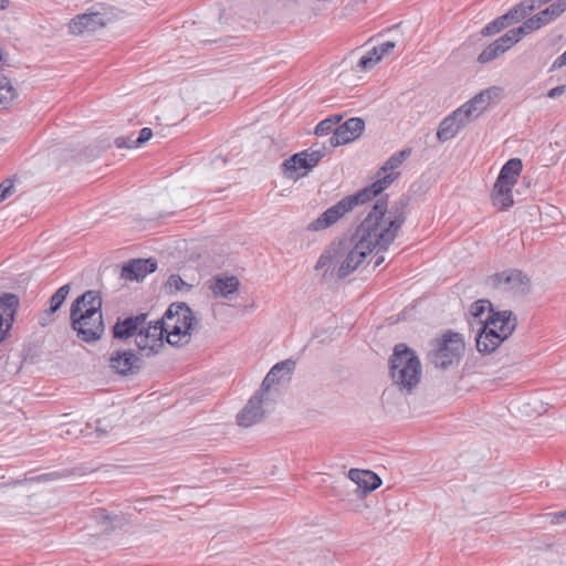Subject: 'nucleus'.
I'll list each match as a JSON object with an SVG mask.
<instances>
[{
    "label": "nucleus",
    "instance_id": "nucleus-1",
    "mask_svg": "<svg viewBox=\"0 0 566 566\" xmlns=\"http://www.w3.org/2000/svg\"><path fill=\"white\" fill-rule=\"evenodd\" d=\"M407 199L388 208L387 196L380 198L350 237L334 241L321 254L315 269H325L324 276L336 271L339 279L353 273L374 250L385 252L406 222Z\"/></svg>",
    "mask_w": 566,
    "mask_h": 566
},
{
    "label": "nucleus",
    "instance_id": "nucleus-2",
    "mask_svg": "<svg viewBox=\"0 0 566 566\" xmlns=\"http://www.w3.org/2000/svg\"><path fill=\"white\" fill-rule=\"evenodd\" d=\"M421 363L406 344H398L390 357V376L402 391L411 394L421 378Z\"/></svg>",
    "mask_w": 566,
    "mask_h": 566
},
{
    "label": "nucleus",
    "instance_id": "nucleus-3",
    "mask_svg": "<svg viewBox=\"0 0 566 566\" xmlns=\"http://www.w3.org/2000/svg\"><path fill=\"white\" fill-rule=\"evenodd\" d=\"M160 321L165 322L167 343L175 347L189 344L191 333L198 324L192 310L185 303L171 304Z\"/></svg>",
    "mask_w": 566,
    "mask_h": 566
},
{
    "label": "nucleus",
    "instance_id": "nucleus-4",
    "mask_svg": "<svg viewBox=\"0 0 566 566\" xmlns=\"http://www.w3.org/2000/svg\"><path fill=\"white\" fill-rule=\"evenodd\" d=\"M464 350V342L459 334H446L437 347L428 355L429 361L437 368L447 369L459 363Z\"/></svg>",
    "mask_w": 566,
    "mask_h": 566
},
{
    "label": "nucleus",
    "instance_id": "nucleus-5",
    "mask_svg": "<svg viewBox=\"0 0 566 566\" xmlns=\"http://www.w3.org/2000/svg\"><path fill=\"white\" fill-rule=\"evenodd\" d=\"M165 331L164 321L146 319V324H143L135 338V344L142 357H151L160 353L165 346Z\"/></svg>",
    "mask_w": 566,
    "mask_h": 566
},
{
    "label": "nucleus",
    "instance_id": "nucleus-6",
    "mask_svg": "<svg viewBox=\"0 0 566 566\" xmlns=\"http://www.w3.org/2000/svg\"><path fill=\"white\" fill-rule=\"evenodd\" d=\"M326 154V146H322L317 149L310 148L294 154L283 163L285 175L289 178L295 179L305 176L306 172L315 167Z\"/></svg>",
    "mask_w": 566,
    "mask_h": 566
},
{
    "label": "nucleus",
    "instance_id": "nucleus-7",
    "mask_svg": "<svg viewBox=\"0 0 566 566\" xmlns=\"http://www.w3.org/2000/svg\"><path fill=\"white\" fill-rule=\"evenodd\" d=\"M103 300L101 293L95 290H88L78 296L71 306L70 319L73 318H87L97 324V317H103L102 312Z\"/></svg>",
    "mask_w": 566,
    "mask_h": 566
},
{
    "label": "nucleus",
    "instance_id": "nucleus-8",
    "mask_svg": "<svg viewBox=\"0 0 566 566\" xmlns=\"http://www.w3.org/2000/svg\"><path fill=\"white\" fill-rule=\"evenodd\" d=\"M494 287L511 292L515 295H525L530 292L531 279L521 270H506L492 276Z\"/></svg>",
    "mask_w": 566,
    "mask_h": 566
},
{
    "label": "nucleus",
    "instance_id": "nucleus-9",
    "mask_svg": "<svg viewBox=\"0 0 566 566\" xmlns=\"http://www.w3.org/2000/svg\"><path fill=\"white\" fill-rule=\"evenodd\" d=\"M365 129V122L360 117H352L338 125L329 137V148L352 143L360 137Z\"/></svg>",
    "mask_w": 566,
    "mask_h": 566
},
{
    "label": "nucleus",
    "instance_id": "nucleus-10",
    "mask_svg": "<svg viewBox=\"0 0 566 566\" xmlns=\"http://www.w3.org/2000/svg\"><path fill=\"white\" fill-rule=\"evenodd\" d=\"M501 95V88L497 86L489 87L460 106L465 112L467 117L472 122L482 115Z\"/></svg>",
    "mask_w": 566,
    "mask_h": 566
},
{
    "label": "nucleus",
    "instance_id": "nucleus-11",
    "mask_svg": "<svg viewBox=\"0 0 566 566\" xmlns=\"http://www.w3.org/2000/svg\"><path fill=\"white\" fill-rule=\"evenodd\" d=\"M352 210L353 208L349 203V200L347 201L345 197L334 206L326 209L317 219L308 223L307 229L310 231H321L327 229Z\"/></svg>",
    "mask_w": 566,
    "mask_h": 566
},
{
    "label": "nucleus",
    "instance_id": "nucleus-12",
    "mask_svg": "<svg viewBox=\"0 0 566 566\" xmlns=\"http://www.w3.org/2000/svg\"><path fill=\"white\" fill-rule=\"evenodd\" d=\"M109 367L119 375H134L140 370L142 359L133 349L116 350L109 358Z\"/></svg>",
    "mask_w": 566,
    "mask_h": 566
},
{
    "label": "nucleus",
    "instance_id": "nucleus-13",
    "mask_svg": "<svg viewBox=\"0 0 566 566\" xmlns=\"http://www.w3.org/2000/svg\"><path fill=\"white\" fill-rule=\"evenodd\" d=\"M108 22V19L104 13L101 12H88L77 14L74 19L69 23V29L72 34H85L97 31L98 29L105 27Z\"/></svg>",
    "mask_w": 566,
    "mask_h": 566
},
{
    "label": "nucleus",
    "instance_id": "nucleus-14",
    "mask_svg": "<svg viewBox=\"0 0 566 566\" xmlns=\"http://www.w3.org/2000/svg\"><path fill=\"white\" fill-rule=\"evenodd\" d=\"M20 306L19 297L13 293L0 295V343H2L12 327L15 314Z\"/></svg>",
    "mask_w": 566,
    "mask_h": 566
},
{
    "label": "nucleus",
    "instance_id": "nucleus-15",
    "mask_svg": "<svg viewBox=\"0 0 566 566\" xmlns=\"http://www.w3.org/2000/svg\"><path fill=\"white\" fill-rule=\"evenodd\" d=\"M470 122L471 120L467 117L465 112L458 107L441 120L437 132L438 139L444 143L454 138Z\"/></svg>",
    "mask_w": 566,
    "mask_h": 566
},
{
    "label": "nucleus",
    "instance_id": "nucleus-16",
    "mask_svg": "<svg viewBox=\"0 0 566 566\" xmlns=\"http://www.w3.org/2000/svg\"><path fill=\"white\" fill-rule=\"evenodd\" d=\"M398 174H387L382 176L381 178L377 179L375 182H373L370 186L365 187L364 189H360L355 195L347 196V201L349 200V203L352 208L358 205H364L370 200H373L376 196L381 193L385 189H387L392 181L397 178Z\"/></svg>",
    "mask_w": 566,
    "mask_h": 566
},
{
    "label": "nucleus",
    "instance_id": "nucleus-17",
    "mask_svg": "<svg viewBox=\"0 0 566 566\" xmlns=\"http://www.w3.org/2000/svg\"><path fill=\"white\" fill-rule=\"evenodd\" d=\"M148 314L139 313L127 317H118L115 325L112 328V334L115 339L127 340L130 337H137L139 328L143 324H146Z\"/></svg>",
    "mask_w": 566,
    "mask_h": 566
},
{
    "label": "nucleus",
    "instance_id": "nucleus-18",
    "mask_svg": "<svg viewBox=\"0 0 566 566\" xmlns=\"http://www.w3.org/2000/svg\"><path fill=\"white\" fill-rule=\"evenodd\" d=\"M516 317L512 311H499L490 310L485 316L483 327H491L495 329L499 336L503 335L509 337L516 328Z\"/></svg>",
    "mask_w": 566,
    "mask_h": 566
},
{
    "label": "nucleus",
    "instance_id": "nucleus-19",
    "mask_svg": "<svg viewBox=\"0 0 566 566\" xmlns=\"http://www.w3.org/2000/svg\"><path fill=\"white\" fill-rule=\"evenodd\" d=\"M264 401V395L256 391L247 402L244 408L238 413L237 422L240 427L249 428L254 423L259 422L264 411L262 405Z\"/></svg>",
    "mask_w": 566,
    "mask_h": 566
},
{
    "label": "nucleus",
    "instance_id": "nucleus-20",
    "mask_svg": "<svg viewBox=\"0 0 566 566\" xmlns=\"http://www.w3.org/2000/svg\"><path fill=\"white\" fill-rule=\"evenodd\" d=\"M97 324L98 327L87 318H73L71 321L72 328L77 333V337L85 343H93L102 338L105 332L103 317H97Z\"/></svg>",
    "mask_w": 566,
    "mask_h": 566
},
{
    "label": "nucleus",
    "instance_id": "nucleus-21",
    "mask_svg": "<svg viewBox=\"0 0 566 566\" xmlns=\"http://www.w3.org/2000/svg\"><path fill=\"white\" fill-rule=\"evenodd\" d=\"M157 270V261L149 259H133L124 264L122 276L130 281L143 280L146 275Z\"/></svg>",
    "mask_w": 566,
    "mask_h": 566
},
{
    "label": "nucleus",
    "instance_id": "nucleus-22",
    "mask_svg": "<svg viewBox=\"0 0 566 566\" xmlns=\"http://www.w3.org/2000/svg\"><path fill=\"white\" fill-rule=\"evenodd\" d=\"M294 369L295 361L292 359H285L276 363L263 379L261 387L258 390L259 394L265 395L272 386L279 384L284 378H289Z\"/></svg>",
    "mask_w": 566,
    "mask_h": 566
},
{
    "label": "nucleus",
    "instance_id": "nucleus-23",
    "mask_svg": "<svg viewBox=\"0 0 566 566\" xmlns=\"http://www.w3.org/2000/svg\"><path fill=\"white\" fill-rule=\"evenodd\" d=\"M348 478L357 484L364 494L373 492L381 484V479L370 470L350 469Z\"/></svg>",
    "mask_w": 566,
    "mask_h": 566
},
{
    "label": "nucleus",
    "instance_id": "nucleus-24",
    "mask_svg": "<svg viewBox=\"0 0 566 566\" xmlns=\"http://www.w3.org/2000/svg\"><path fill=\"white\" fill-rule=\"evenodd\" d=\"M507 337L499 336L495 329L482 327L476 336V349L482 354L493 353Z\"/></svg>",
    "mask_w": 566,
    "mask_h": 566
},
{
    "label": "nucleus",
    "instance_id": "nucleus-25",
    "mask_svg": "<svg viewBox=\"0 0 566 566\" xmlns=\"http://www.w3.org/2000/svg\"><path fill=\"white\" fill-rule=\"evenodd\" d=\"M240 282L235 276L216 277L209 285L213 296L232 298L237 294Z\"/></svg>",
    "mask_w": 566,
    "mask_h": 566
},
{
    "label": "nucleus",
    "instance_id": "nucleus-26",
    "mask_svg": "<svg viewBox=\"0 0 566 566\" xmlns=\"http://www.w3.org/2000/svg\"><path fill=\"white\" fill-rule=\"evenodd\" d=\"M513 185H506V182L495 181L492 190V203L500 210H507L514 203L513 200Z\"/></svg>",
    "mask_w": 566,
    "mask_h": 566
},
{
    "label": "nucleus",
    "instance_id": "nucleus-27",
    "mask_svg": "<svg viewBox=\"0 0 566 566\" xmlns=\"http://www.w3.org/2000/svg\"><path fill=\"white\" fill-rule=\"evenodd\" d=\"M522 169H523L522 160L520 158H511L501 168L496 180L506 182V185L515 186Z\"/></svg>",
    "mask_w": 566,
    "mask_h": 566
},
{
    "label": "nucleus",
    "instance_id": "nucleus-28",
    "mask_svg": "<svg viewBox=\"0 0 566 566\" xmlns=\"http://www.w3.org/2000/svg\"><path fill=\"white\" fill-rule=\"evenodd\" d=\"M566 11V0H556L551 3L547 8L539 11L537 15L541 18L543 25H546L557 19L562 13Z\"/></svg>",
    "mask_w": 566,
    "mask_h": 566
},
{
    "label": "nucleus",
    "instance_id": "nucleus-29",
    "mask_svg": "<svg viewBox=\"0 0 566 566\" xmlns=\"http://www.w3.org/2000/svg\"><path fill=\"white\" fill-rule=\"evenodd\" d=\"M532 11H534V6H527V2H521L514 6L507 13L503 14V18H506L507 25L518 22L525 19Z\"/></svg>",
    "mask_w": 566,
    "mask_h": 566
},
{
    "label": "nucleus",
    "instance_id": "nucleus-30",
    "mask_svg": "<svg viewBox=\"0 0 566 566\" xmlns=\"http://www.w3.org/2000/svg\"><path fill=\"white\" fill-rule=\"evenodd\" d=\"M15 90L6 78L0 80V109L7 108L15 97Z\"/></svg>",
    "mask_w": 566,
    "mask_h": 566
},
{
    "label": "nucleus",
    "instance_id": "nucleus-31",
    "mask_svg": "<svg viewBox=\"0 0 566 566\" xmlns=\"http://www.w3.org/2000/svg\"><path fill=\"white\" fill-rule=\"evenodd\" d=\"M410 154H411V149H409V148L402 149V150L394 154L384 164V166L381 167V170L385 172V175H387V171H394L395 169L400 167V165L403 163L405 159H407L410 156ZM390 174H394V172H390Z\"/></svg>",
    "mask_w": 566,
    "mask_h": 566
},
{
    "label": "nucleus",
    "instance_id": "nucleus-32",
    "mask_svg": "<svg viewBox=\"0 0 566 566\" xmlns=\"http://www.w3.org/2000/svg\"><path fill=\"white\" fill-rule=\"evenodd\" d=\"M342 115H332L323 120H321L315 127V135L325 136L331 133H334V126L337 125L342 120Z\"/></svg>",
    "mask_w": 566,
    "mask_h": 566
},
{
    "label": "nucleus",
    "instance_id": "nucleus-33",
    "mask_svg": "<svg viewBox=\"0 0 566 566\" xmlns=\"http://www.w3.org/2000/svg\"><path fill=\"white\" fill-rule=\"evenodd\" d=\"M71 291L70 284H64L57 289V291L50 298V308L49 313H55L66 300L69 293Z\"/></svg>",
    "mask_w": 566,
    "mask_h": 566
},
{
    "label": "nucleus",
    "instance_id": "nucleus-34",
    "mask_svg": "<svg viewBox=\"0 0 566 566\" xmlns=\"http://www.w3.org/2000/svg\"><path fill=\"white\" fill-rule=\"evenodd\" d=\"M503 53L504 52L502 46H499L497 43L494 41L479 54L478 62L481 64L489 63Z\"/></svg>",
    "mask_w": 566,
    "mask_h": 566
},
{
    "label": "nucleus",
    "instance_id": "nucleus-35",
    "mask_svg": "<svg viewBox=\"0 0 566 566\" xmlns=\"http://www.w3.org/2000/svg\"><path fill=\"white\" fill-rule=\"evenodd\" d=\"M522 38L517 33L516 29L509 30L505 34L495 40L499 46H502L503 52H506L511 49L515 43L521 41Z\"/></svg>",
    "mask_w": 566,
    "mask_h": 566
},
{
    "label": "nucleus",
    "instance_id": "nucleus-36",
    "mask_svg": "<svg viewBox=\"0 0 566 566\" xmlns=\"http://www.w3.org/2000/svg\"><path fill=\"white\" fill-rule=\"evenodd\" d=\"M490 310L493 308L491 307V303L488 300H479L471 306L472 315L479 318L480 323L482 324L485 322V316L489 314Z\"/></svg>",
    "mask_w": 566,
    "mask_h": 566
},
{
    "label": "nucleus",
    "instance_id": "nucleus-37",
    "mask_svg": "<svg viewBox=\"0 0 566 566\" xmlns=\"http://www.w3.org/2000/svg\"><path fill=\"white\" fill-rule=\"evenodd\" d=\"M542 27H544V25L541 22V18L536 13L532 18L526 19L522 25H520L518 28H515V29H516L517 33L521 35V38H523L524 35H526L535 30H538Z\"/></svg>",
    "mask_w": 566,
    "mask_h": 566
},
{
    "label": "nucleus",
    "instance_id": "nucleus-38",
    "mask_svg": "<svg viewBox=\"0 0 566 566\" xmlns=\"http://www.w3.org/2000/svg\"><path fill=\"white\" fill-rule=\"evenodd\" d=\"M506 18L502 15L488 23L481 31L482 35H493L507 28Z\"/></svg>",
    "mask_w": 566,
    "mask_h": 566
},
{
    "label": "nucleus",
    "instance_id": "nucleus-39",
    "mask_svg": "<svg viewBox=\"0 0 566 566\" xmlns=\"http://www.w3.org/2000/svg\"><path fill=\"white\" fill-rule=\"evenodd\" d=\"M14 191L13 179L7 178L0 184V202L9 198Z\"/></svg>",
    "mask_w": 566,
    "mask_h": 566
},
{
    "label": "nucleus",
    "instance_id": "nucleus-40",
    "mask_svg": "<svg viewBox=\"0 0 566 566\" xmlns=\"http://www.w3.org/2000/svg\"><path fill=\"white\" fill-rule=\"evenodd\" d=\"M378 62H379L378 56L370 57L365 54L359 59V61L357 63V67L359 71H367V70L371 69L373 66H375Z\"/></svg>",
    "mask_w": 566,
    "mask_h": 566
},
{
    "label": "nucleus",
    "instance_id": "nucleus-41",
    "mask_svg": "<svg viewBox=\"0 0 566 566\" xmlns=\"http://www.w3.org/2000/svg\"><path fill=\"white\" fill-rule=\"evenodd\" d=\"M186 282L177 274H171L168 280L166 286L170 291H180L184 286H186Z\"/></svg>",
    "mask_w": 566,
    "mask_h": 566
},
{
    "label": "nucleus",
    "instance_id": "nucleus-42",
    "mask_svg": "<svg viewBox=\"0 0 566 566\" xmlns=\"http://www.w3.org/2000/svg\"><path fill=\"white\" fill-rule=\"evenodd\" d=\"M153 136V132L148 127H144L139 130L138 137L133 140L134 146L140 147L146 142H148Z\"/></svg>",
    "mask_w": 566,
    "mask_h": 566
},
{
    "label": "nucleus",
    "instance_id": "nucleus-43",
    "mask_svg": "<svg viewBox=\"0 0 566 566\" xmlns=\"http://www.w3.org/2000/svg\"><path fill=\"white\" fill-rule=\"evenodd\" d=\"M395 46H396V43L392 41H386V42L379 44L377 46L380 52L379 55H381L384 57V56L390 54Z\"/></svg>",
    "mask_w": 566,
    "mask_h": 566
},
{
    "label": "nucleus",
    "instance_id": "nucleus-44",
    "mask_svg": "<svg viewBox=\"0 0 566 566\" xmlns=\"http://www.w3.org/2000/svg\"><path fill=\"white\" fill-rule=\"evenodd\" d=\"M134 139L127 137H117L115 139V145L117 148H135L133 143Z\"/></svg>",
    "mask_w": 566,
    "mask_h": 566
},
{
    "label": "nucleus",
    "instance_id": "nucleus-45",
    "mask_svg": "<svg viewBox=\"0 0 566 566\" xmlns=\"http://www.w3.org/2000/svg\"><path fill=\"white\" fill-rule=\"evenodd\" d=\"M95 432L98 438H104L109 432V426L104 424L101 420L96 421Z\"/></svg>",
    "mask_w": 566,
    "mask_h": 566
},
{
    "label": "nucleus",
    "instance_id": "nucleus-46",
    "mask_svg": "<svg viewBox=\"0 0 566 566\" xmlns=\"http://www.w3.org/2000/svg\"><path fill=\"white\" fill-rule=\"evenodd\" d=\"M553 524H560L566 522V510L549 514Z\"/></svg>",
    "mask_w": 566,
    "mask_h": 566
},
{
    "label": "nucleus",
    "instance_id": "nucleus-47",
    "mask_svg": "<svg viewBox=\"0 0 566 566\" xmlns=\"http://www.w3.org/2000/svg\"><path fill=\"white\" fill-rule=\"evenodd\" d=\"M565 92H566V85H559V86H556V87H553L552 90H549L547 93V96L549 98H555V97L564 94Z\"/></svg>",
    "mask_w": 566,
    "mask_h": 566
},
{
    "label": "nucleus",
    "instance_id": "nucleus-48",
    "mask_svg": "<svg viewBox=\"0 0 566 566\" xmlns=\"http://www.w3.org/2000/svg\"><path fill=\"white\" fill-rule=\"evenodd\" d=\"M566 65V51L560 54L552 64V70L560 69Z\"/></svg>",
    "mask_w": 566,
    "mask_h": 566
},
{
    "label": "nucleus",
    "instance_id": "nucleus-49",
    "mask_svg": "<svg viewBox=\"0 0 566 566\" xmlns=\"http://www.w3.org/2000/svg\"><path fill=\"white\" fill-rule=\"evenodd\" d=\"M549 0H525L524 2H527V6H534V10L539 8L542 4L548 2Z\"/></svg>",
    "mask_w": 566,
    "mask_h": 566
},
{
    "label": "nucleus",
    "instance_id": "nucleus-50",
    "mask_svg": "<svg viewBox=\"0 0 566 566\" xmlns=\"http://www.w3.org/2000/svg\"><path fill=\"white\" fill-rule=\"evenodd\" d=\"M379 53H380V52H379L378 48H377V46H375L373 50L368 51V52L366 53V55H367V56H370V57H376V56H378V57H379V61H380V60L382 59V56H381V55H379Z\"/></svg>",
    "mask_w": 566,
    "mask_h": 566
},
{
    "label": "nucleus",
    "instance_id": "nucleus-51",
    "mask_svg": "<svg viewBox=\"0 0 566 566\" xmlns=\"http://www.w3.org/2000/svg\"><path fill=\"white\" fill-rule=\"evenodd\" d=\"M379 252L376 253L375 261H374V268L379 266L384 261V255H378Z\"/></svg>",
    "mask_w": 566,
    "mask_h": 566
},
{
    "label": "nucleus",
    "instance_id": "nucleus-52",
    "mask_svg": "<svg viewBox=\"0 0 566 566\" xmlns=\"http://www.w3.org/2000/svg\"><path fill=\"white\" fill-rule=\"evenodd\" d=\"M8 0H0V10H3L7 8Z\"/></svg>",
    "mask_w": 566,
    "mask_h": 566
}]
</instances>
